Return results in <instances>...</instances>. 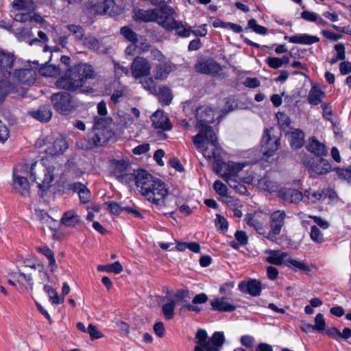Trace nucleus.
I'll list each match as a JSON object with an SVG mask.
<instances>
[{
    "mask_svg": "<svg viewBox=\"0 0 351 351\" xmlns=\"http://www.w3.org/2000/svg\"><path fill=\"white\" fill-rule=\"evenodd\" d=\"M10 131L8 127L0 120V143H3L8 138Z\"/></svg>",
    "mask_w": 351,
    "mask_h": 351,
    "instance_id": "58",
    "label": "nucleus"
},
{
    "mask_svg": "<svg viewBox=\"0 0 351 351\" xmlns=\"http://www.w3.org/2000/svg\"><path fill=\"white\" fill-rule=\"evenodd\" d=\"M126 96V89L124 86L121 85H119L117 90H114V93L112 95H111V99L114 101V103L119 101V99L120 97H123Z\"/></svg>",
    "mask_w": 351,
    "mask_h": 351,
    "instance_id": "55",
    "label": "nucleus"
},
{
    "mask_svg": "<svg viewBox=\"0 0 351 351\" xmlns=\"http://www.w3.org/2000/svg\"><path fill=\"white\" fill-rule=\"evenodd\" d=\"M135 184L140 193L164 213H172L178 206V198L168 192L166 184L143 169H137Z\"/></svg>",
    "mask_w": 351,
    "mask_h": 351,
    "instance_id": "1",
    "label": "nucleus"
},
{
    "mask_svg": "<svg viewBox=\"0 0 351 351\" xmlns=\"http://www.w3.org/2000/svg\"><path fill=\"white\" fill-rule=\"evenodd\" d=\"M239 289L241 291L253 296L259 295L262 290L261 282L255 279H251L247 282H241L239 285Z\"/></svg>",
    "mask_w": 351,
    "mask_h": 351,
    "instance_id": "18",
    "label": "nucleus"
},
{
    "mask_svg": "<svg viewBox=\"0 0 351 351\" xmlns=\"http://www.w3.org/2000/svg\"><path fill=\"white\" fill-rule=\"evenodd\" d=\"M197 71L204 74H217L221 70L220 65L212 60H207L196 64Z\"/></svg>",
    "mask_w": 351,
    "mask_h": 351,
    "instance_id": "22",
    "label": "nucleus"
},
{
    "mask_svg": "<svg viewBox=\"0 0 351 351\" xmlns=\"http://www.w3.org/2000/svg\"><path fill=\"white\" fill-rule=\"evenodd\" d=\"M36 215L37 218L43 223L49 224L52 221V219L49 215L43 210H36Z\"/></svg>",
    "mask_w": 351,
    "mask_h": 351,
    "instance_id": "63",
    "label": "nucleus"
},
{
    "mask_svg": "<svg viewBox=\"0 0 351 351\" xmlns=\"http://www.w3.org/2000/svg\"><path fill=\"white\" fill-rule=\"evenodd\" d=\"M159 99L163 105H169L172 100V95L169 88L160 87L158 91Z\"/></svg>",
    "mask_w": 351,
    "mask_h": 351,
    "instance_id": "45",
    "label": "nucleus"
},
{
    "mask_svg": "<svg viewBox=\"0 0 351 351\" xmlns=\"http://www.w3.org/2000/svg\"><path fill=\"white\" fill-rule=\"evenodd\" d=\"M257 186L261 190L267 191L270 193L276 191L278 188L276 183L267 176L258 180Z\"/></svg>",
    "mask_w": 351,
    "mask_h": 351,
    "instance_id": "37",
    "label": "nucleus"
},
{
    "mask_svg": "<svg viewBox=\"0 0 351 351\" xmlns=\"http://www.w3.org/2000/svg\"><path fill=\"white\" fill-rule=\"evenodd\" d=\"M287 214L284 210H276L269 216V231L265 237L271 241H277V236L280 234L285 223Z\"/></svg>",
    "mask_w": 351,
    "mask_h": 351,
    "instance_id": "9",
    "label": "nucleus"
},
{
    "mask_svg": "<svg viewBox=\"0 0 351 351\" xmlns=\"http://www.w3.org/2000/svg\"><path fill=\"white\" fill-rule=\"evenodd\" d=\"M10 85L8 82L1 81L0 82V102H1L6 95L10 92Z\"/></svg>",
    "mask_w": 351,
    "mask_h": 351,
    "instance_id": "60",
    "label": "nucleus"
},
{
    "mask_svg": "<svg viewBox=\"0 0 351 351\" xmlns=\"http://www.w3.org/2000/svg\"><path fill=\"white\" fill-rule=\"evenodd\" d=\"M12 8L16 13L14 20L18 22H36L41 23L43 21L40 15L36 14L35 5L32 0H14L12 2Z\"/></svg>",
    "mask_w": 351,
    "mask_h": 351,
    "instance_id": "5",
    "label": "nucleus"
},
{
    "mask_svg": "<svg viewBox=\"0 0 351 351\" xmlns=\"http://www.w3.org/2000/svg\"><path fill=\"white\" fill-rule=\"evenodd\" d=\"M214 112L213 110L208 106H202L199 108L196 111L197 123L195 128L201 127H210L209 124L214 121Z\"/></svg>",
    "mask_w": 351,
    "mask_h": 351,
    "instance_id": "15",
    "label": "nucleus"
},
{
    "mask_svg": "<svg viewBox=\"0 0 351 351\" xmlns=\"http://www.w3.org/2000/svg\"><path fill=\"white\" fill-rule=\"evenodd\" d=\"M286 39L294 44L311 45L319 42V38L316 36H311L306 34H296L291 36H286Z\"/></svg>",
    "mask_w": 351,
    "mask_h": 351,
    "instance_id": "28",
    "label": "nucleus"
},
{
    "mask_svg": "<svg viewBox=\"0 0 351 351\" xmlns=\"http://www.w3.org/2000/svg\"><path fill=\"white\" fill-rule=\"evenodd\" d=\"M165 14V19L162 24V27L167 30L175 29L177 34L184 38L189 37L192 30L186 29L181 21H178L173 17L174 10L171 6H165L162 10Z\"/></svg>",
    "mask_w": 351,
    "mask_h": 351,
    "instance_id": "8",
    "label": "nucleus"
},
{
    "mask_svg": "<svg viewBox=\"0 0 351 351\" xmlns=\"http://www.w3.org/2000/svg\"><path fill=\"white\" fill-rule=\"evenodd\" d=\"M247 224L253 227L259 234L265 233L263 221L261 220V213L248 214L245 217Z\"/></svg>",
    "mask_w": 351,
    "mask_h": 351,
    "instance_id": "29",
    "label": "nucleus"
},
{
    "mask_svg": "<svg viewBox=\"0 0 351 351\" xmlns=\"http://www.w3.org/2000/svg\"><path fill=\"white\" fill-rule=\"evenodd\" d=\"M289 265L293 266V267H295L296 269L301 270V271H309V268L306 264H304V263L298 261L296 260L291 259L290 257H289V260L288 261V266H289Z\"/></svg>",
    "mask_w": 351,
    "mask_h": 351,
    "instance_id": "59",
    "label": "nucleus"
},
{
    "mask_svg": "<svg viewBox=\"0 0 351 351\" xmlns=\"http://www.w3.org/2000/svg\"><path fill=\"white\" fill-rule=\"evenodd\" d=\"M152 66L149 60L143 57H136L130 66L132 77L136 80L150 75Z\"/></svg>",
    "mask_w": 351,
    "mask_h": 351,
    "instance_id": "13",
    "label": "nucleus"
},
{
    "mask_svg": "<svg viewBox=\"0 0 351 351\" xmlns=\"http://www.w3.org/2000/svg\"><path fill=\"white\" fill-rule=\"evenodd\" d=\"M39 72L44 76H54L58 73V69L52 64H45L40 69Z\"/></svg>",
    "mask_w": 351,
    "mask_h": 351,
    "instance_id": "48",
    "label": "nucleus"
},
{
    "mask_svg": "<svg viewBox=\"0 0 351 351\" xmlns=\"http://www.w3.org/2000/svg\"><path fill=\"white\" fill-rule=\"evenodd\" d=\"M80 221L79 217L73 210H69L64 213L61 222L66 226H73Z\"/></svg>",
    "mask_w": 351,
    "mask_h": 351,
    "instance_id": "39",
    "label": "nucleus"
},
{
    "mask_svg": "<svg viewBox=\"0 0 351 351\" xmlns=\"http://www.w3.org/2000/svg\"><path fill=\"white\" fill-rule=\"evenodd\" d=\"M14 77L21 83H32L35 80V71L28 69L15 70Z\"/></svg>",
    "mask_w": 351,
    "mask_h": 351,
    "instance_id": "32",
    "label": "nucleus"
},
{
    "mask_svg": "<svg viewBox=\"0 0 351 351\" xmlns=\"http://www.w3.org/2000/svg\"><path fill=\"white\" fill-rule=\"evenodd\" d=\"M151 58L158 61L160 64L169 61L160 50L155 48L151 50Z\"/></svg>",
    "mask_w": 351,
    "mask_h": 351,
    "instance_id": "57",
    "label": "nucleus"
},
{
    "mask_svg": "<svg viewBox=\"0 0 351 351\" xmlns=\"http://www.w3.org/2000/svg\"><path fill=\"white\" fill-rule=\"evenodd\" d=\"M197 134L193 136V143L198 152L208 160L214 162L219 161L221 147L219 145L216 134L212 127L195 128Z\"/></svg>",
    "mask_w": 351,
    "mask_h": 351,
    "instance_id": "3",
    "label": "nucleus"
},
{
    "mask_svg": "<svg viewBox=\"0 0 351 351\" xmlns=\"http://www.w3.org/2000/svg\"><path fill=\"white\" fill-rule=\"evenodd\" d=\"M335 49L337 51V56L330 60V64H334L339 60H343L346 58L345 47L343 44H337Z\"/></svg>",
    "mask_w": 351,
    "mask_h": 351,
    "instance_id": "47",
    "label": "nucleus"
},
{
    "mask_svg": "<svg viewBox=\"0 0 351 351\" xmlns=\"http://www.w3.org/2000/svg\"><path fill=\"white\" fill-rule=\"evenodd\" d=\"M265 254H268L266 258L267 262L276 265H288L289 255L285 252L280 250H266Z\"/></svg>",
    "mask_w": 351,
    "mask_h": 351,
    "instance_id": "16",
    "label": "nucleus"
},
{
    "mask_svg": "<svg viewBox=\"0 0 351 351\" xmlns=\"http://www.w3.org/2000/svg\"><path fill=\"white\" fill-rule=\"evenodd\" d=\"M110 119L107 117L96 116L94 119L93 130L95 136L87 145H82V149H91L93 146H101L110 138Z\"/></svg>",
    "mask_w": 351,
    "mask_h": 351,
    "instance_id": "6",
    "label": "nucleus"
},
{
    "mask_svg": "<svg viewBox=\"0 0 351 351\" xmlns=\"http://www.w3.org/2000/svg\"><path fill=\"white\" fill-rule=\"evenodd\" d=\"M272 131V129L266 130L261 141L263 154L269 156L273 155L280 145V138L273 136Z\"/></svg>",
    "mask_w": 351,
    "mask_h": 351,
    "instance_id": "14",
    "label": "nucleus"
},
{
    "mask_svg": "<svg viewBox=\"0 0 351 351\" xmlns=\"http://www.w3.org/2000/svg\"><path fill=\"white\" fill-rule=\"evenodd\" d=\"M288 134L291 147L298 149L302 147L304 141V134L301 130L291 128Z\"/></svg>",
    "mask_w": 351,
    "mask_h": 351,
    "instance_id": "31",
    "label": "nucleus"
},
{
    "mask_svg": "<svg viewBox=\"0 0 351 351\" xmlns=\"http://www.w3.org/2000/svg\"><path fill=\"white\" fill-rule=\"evenodd\" d=\"M245 165V163L229 162L227 165L228 171L222 176H239L238 174L244 168Z\"/></svg>",
    "mask_w": 351,
    "mask_h": 351,
    "instance_id": "42",
    "label": "nucleus"
},
{
    "mask_svg": "<svg viewBox=\"0 0 351 351\" xmlns=\"http://www.w3.org/2000/svg\"><path fill=\"white\" fill-rule=\"evenodd\" d=\"M152 125L155 128L162 130H170L171 125L167 117L165 116L162 111L157 110L151 117Z\"/></svg>",
    "mask_w": 351,
    "mask_h": 351,
    "instance_id": "19",
    "label": "nucleus"
},
{
    "mask_svg": "<svg viewBox=\"0 0 351 351\" xmlns=\"http://www.w3.org/2000/svg\"><path fill=\"white\" fill-rule=\"evenodd\" d=\"M306 327L317 330L319 332H323L326 328V322L324 315L322 313H318L315 317V324H306Z\"/></svg>",
    "mask_w": 351,
    "mask_h": 351,
    "instance_id": "43",
    "label": "nucleus"
},
{
    "mask_svg": "<svg viewBox=\"0 0 351 351\" xmlns=\"http://www.w3.org/2000/svg\"><path fill=\"white\" fill-rule=\"evenodd\" d=\"M225 341L222 332H215L208 339L207 332L204 329H198L195 334L194 351H220Z\"/></svg>",
    "mask_w": 351,
    "mask_h": 351,
    "instance_id": "4",
    "label": "nucleus"
},
{
    "mask_svg": "<svg viewBox=\"0 0 351 351\" xmlns=\"http://www.w3.org/2000/svg\"><path fill=\"white\" fill-rule=\"evenodd\" d=\"M42 161L45 167L43 178L42 179L38 178V179L40 180V182H37V184L42 192L41 195H43L44 192L53 186L55 178L60 173V171L58 167L54 165L47 166L44 159H43Z\"/></svg>",
    "mask_w": 351,
    "mask_h": 351,
    "instance_id": "11",
    "label": "nucleus"
},
{
    "mask_svg": "<svg viewBox=\"0 0 351 351\" xmlns=\"http://www.w3.org/2000/svg\"><path fill=\"white\" fill-rule=\"evenodd\" d=\"M129 162L119 153L116 158H111V175H113L122 183L130 184L136 179V170L134 173H129Z\"/></svg>",
    "mask_w": 351,
    "mask_h": 351,
    "instance_id": "7",
    "label": "nucleus"
},
{
    "mask_svg": "<svg viewBox=\"0 0 351 351\" xmlns=\"http://www.w3.org/2000/svg\"><path fill=\"white\" fill-rule=\"evenodd\" d=\"M30 114L32 117L40 121L47 122L51 119L52 112L49 106H45L38 110L32 111Z\"/></svg>",
    "mask_w": 351,
    "mask_h": 351,
    "instance_id": "35",
    "label": "nucleus"
},
{
    "mask_svg": "<svg viewBox=\"0 0 351 351\" xmlns=\"http://www.w3.org/2000/svg\"><path fill=\"white\" fill-rule=\"evenodd\" d=\"M95 77L93 67L86 63H80L69 69L64 77L60 78L57 85L59 88L68 90H80V93H88L93 91L90 86H85L87 80Z\"/></svg>",
    "mask_w": 351,
    "mask_h": 351,
    "instance_id": "2",
    "label": "nucleus"
},
{
    "mask_svg": "<svg viewBox=\"0 0 351 351\" xmlns=\"http://www.w3.org/2000/svg\"><path fill=\"white\" fill-rule=\"evenodd\" d=\"M176 301L171 300L162 306V313L165 318L167 320L173 319L175 315Z\"/></svg>",
    "mask_w": 351,
    "mask_h": 351,
    "instance_id": "41",
    "label": "nucleus"
},
{
    "mask_svg": "<svg viewBox=\"0 0 351 351\" xmlns=\"http://www.w3.org/2000/svg\"><path fill=\"white\" fill-rule=\"evenodd\" d=\"M117 119H119L116 120L115 124L117 125L118 134L120 135L122 133L123 127L131 123L133 121L129 114L123 111L118 112Z\"/></svg>",
    "mask_w": 351,
    "mask_h": 351,
    "instance_id": "38",
    "label": "nucleus"
},
{
    "mask_svg": "<svg viewBox=\"0 0 351 351\" xmlns=\"http://www.w3.org/2000/svg\"><path fill=\"white\" fill-rule=\"evenodd\" d=\"M324 97V93L317 86H313L308 95V101L311 104L318 105Z\"/></svg>",
    "mask_w": 351,
    "mask_h": 351,
    "instance_id": "36",
    "label": "nucleus"
},
{
    "mask_svg": "<svg viewBox=\"0 0 351 351\" xmlns=\"http://www.w3.org/2000/svg\"><path fill=\"white\" fill-rule=\"evenodd\" d=\"M55 110L59 113L67 114L71 112L74 105L69 93H59L51 96Z\"/></svg>",
    "mask_w": 351,
    "mask_h": 351,
    "instance_id": "12",
    "label": "nucleus"
},
{
    "mask_svg": "<svg viewBox=\"0 0 351 351\" xmlns=\"http://www.w3.org/2000/svg\"><path fill=\"white\" fill-rule=\"evenodd\" d=\"M71 189L78 193V196L82 203H86L90 198L89 190L81 183H73L71 185Z\"/></svg>",
    "mask_w": 351,
    "mask_h": 351,
    "instance_id": "34",
    "label": "nucleus"
},
{
    "mask_svg": "<svg viewBox=\"0 0 351 351\" xmlns=\"http://www.w3.org/2000/svg\"><path fill=\"white\" fill-rule=\"evenodd\" d=\"M114 69L115 78H119L123 73L127 75L130 72L129 69L127 67L121 66L118 63L114 64Z\"/></svg>",
    "mask_w": 351,
    "mask_h": 351,
    "instance_id": "62",
    "label": "nucleus"
},
{
    "mask_svg": "<svg viewBox=\"0 0 351 351\" xmlns=\"http://www.w3.org/2000/svg\"><path fill=\"white\" fill-rule=\"evenodd\" d=\"M265 61L272 69H276L282 66L281 61L279 58L269 57Z\"/></svg>",
    "mask_w": 351,
    "mask_h": 351,
    "instance_id": "64",
    "label": "nucleus"
},
{
    "mask_svg": "<svg viewBox=\"0 0 351 351\" xmlns=\"http://www.w3.org/2000/svg\"><path fill=\"white\" fill-rule=\"evenodd\" d=\"M304 195L312 202L315 203L322 197V193L319 191H311V190H306Z\"/></svg>",
    "mask_w": 351,
    "mask_h": 351,
    "instance_id": "56",
    "label": "nucleus"
},
{
    "mask_svg": "<svg viewBox=\"0 0 351 351\" xmlns=\"http://www.w3.org/2000/svg\"><path fill=\"white\" fill-rule=\"evenodd\" d=\"M14 277L16 278L19 283L24 284L26 282L31 288H32L33 282L31 274L19 271L14 273Z\"/></svg>",
    "mask_w": 351,
    "mask_h": 351,
    "instance_id": "46",
    "label": "nucleus"
},
{
    "mask_svg": "<svg viewBox=\"0 0 351 351\" xmlns=\"http://www.w3.org/2000/svg\"><path fill=\"white\" fill-rule=\"evenodd\" d=\"M214 310L223 312H232L236 309V306L228 302L226 298H216L210 302Z\"/></svg>",
    "mask_w": 351,
    "mask_h": 351,
    "instance_id": "25",
    "label": "nucleus"
},
{
    "mask_svg": "<svg viewBox=\"0 0 351 351\" xmlns=\"http://www.w3.org/2000/svg\"><path fill=\"white\" fill-rule=\"evenodd\" d=\"M125 211L128 213L134 214L136 217H141V213L136 209L132 207H121L117 203L111 202V213L114 215H119L121 212Z\"/></svg>",
    "mask_w": 351,
    "mask_h": 351,
    "instance_id": "40",
    "label": "nucleus"
},
{
    "mask_svg": "<svg viewBox=\"0 0 351 351\" xmlns=\"http://www.w3.org/2000/svg\"><path fill=\"white\" fill-rule=\"evenodd\" d=\"M68 148V143L64 137L60 136L56 138L53 143L48 146L47 154L51 156H56L62 154Z\"/></svg>",
    "mask_w": 351,
    "mask_h": 351,
    "instance_id": "21",
    "label": "nucleus"
},
{
    "mask_svg": "<svg viewBox=\"0 0 351 351\" xmlns=\"http://www.w3.org/2000/svg\"><path fill=\"white\" fill-rule=\"evenodd\" d=\"M278 124L283 129L285 130L290 127L291 119L290 118L283 112H278L276 114Z\"/></svg>",
    "mask_w": 351,
    "mask_h": 351,
    "instance_id": "51",
    "label": "nucleus"
},
{
    "mask_svg": "<svg viewBox=\"0 0 351 351\" xmlns=\"http://www.w3.org/2000/svg\"><path fill=\"white\" fill-rule=\"evenodd\" d=\"M213 188L216 193L220 196L228 197L227 196V186L219 180H216L214 182Z\"/></svg>",
    "mask_w": 351,
    "mask_h": 351,
    "instance_id": "53",
    "label": "nucleus"
},
{
    "mask_svg": "<svg viewBox=\"0 0 351 351\" xmlns=\"http://www.w3.org/2000/svg\"><path fill=\"white\" fill-rule=\"evenodd\" d=\"M121 34L129 41L132 42L134 44L138 43L141 42L142 44V50L147 51L149 48L147 44H145L144 41L145 40L142 36L138 38V35L130 28L128 27H123L121 29Z\"/></svg>",
    "mask_w": 351,
    "mask_h": 351,
    "instance_id": "30",
    "label": "nucleus"
},
{
    "mask_svg": "<svg viewBox=\"0 0 351 351\" xmlns=\"http://www.w3.org/2000/svg\"><path fill=\"white\" fill-rule=\"evenodd\" d=\"M215 220V225L218 227L221 230H226L228 229V221L227 220L220 215H217Z\"/></svg>",
    "mask_w": 351,
    "mask_h": 351,
    "instance_id": "61",
    "label": "nucleus"
},
{
    "mask_svg": "<svg viewBox=\"0 0 351 351\" xmlns=\"http://www.w3.org/2000/svg\"><path fill=\"white\" fill-rule=\"evenodd\" d=\"M279 197L289 203L297 204L303 197L302 193L297 189L291 188H282L278 191Z\"/></svg>",
    "mask_w": 351,
    "mask_h": 351,
    "instance_id": "17",
    "label": "nucleus"
},
{
    "mask_svg": "<svg viewBox=\"0 0 351 351\" xmlns=\"http://www.w3.org/2000/svg\"><path fill=\"white\" fill-rule=\"evenodd\" d=\"M309 170L315 174H324L330 171L331 165L328 160L319 158L313 160L309 165Z\"/></svg>",
    "mask_w": 351,
    "mask_h": 351,
    "instance_id": "23",
    "label": "nucleus"
},
{
    "mask_svg": "<svg viewBox=\"0 0 351 351\" xmlns=\"http://www.w3.org/2000/svg\"><path fill=\"white\" fill-rule=\"evenodd\" d=\"M84 44L92 50H97L99 49V41L93 36H88L86 37Z\"/></svg>",
    "mask_w": 351,
    "mask_h": 351,
    "instance_id": "54",
    "label": "nucleus"
},
{
    "mask_svg": "<svg viewBox=\"0 0 351 351\" xmlns=\"http://www.w3.org/2000/svg\"><path fill=\"white\" fill-rule=\"evenodd\" d=\"M14 62L13 55L10 53L0 51V71L3 75H10Z\"/></svg>",
    "mask_w": 351,
    "mask_h": 351,
    "instance_id": "27",
    "label": "nucleus"
},
{
    "mask_svg": "<svg viewBox=\"0 0 351 351\" xmlns=\"http://www.w3.org/2000/svg\"><path fill=\"white\" fill-rule=\"evenodd\" d=\"M173 69V64L170 61L160 63L156 66L154 71V77L156 80H164Z\"/></svg>",
    "mask_w": 351,
    "mask_h": 351,
    "instance_id": "33",
    "label": "nucleus"
},
{
    "mask_svg": "<svg viewBox=\"0 0 351 351\" xmlns=\"http://www.w3.org/2000/svg\"><path fill=\"white\" fill-rule=\"evenodd\" d=\"M55 284V281L49 279L48 284L44 285L43 289L47 294L49 300L52 304H60L64 302V297L59 295L56 289L53 287V285Z\"/></svg>",
    "mask_w": 351,
    "mask_h": 351,
    "instance_id": "24",
    "label": "nucleus"
},
{
    "mask_svg": "<svg viewBox=\"0 0 351 351\" xmlns=\"http://www.w3.org/2000/svg\"><path fill=\"white\" fill-rule=\"evenodd\" d=\"M165 6L162 5L159 8L151 10H135L134 17L136 20L143 22H156L162 27L165 19V14H164L162 10Z\"/></svg>",
    "mask_w": 351,
    "mask_h": 351,
    "instance_id": "10",
    "label": "nucleus"
},
{
    "mask_svg": "<svg viewBox=\"0 0 351 351\" xmlns=\"http://www.w3.org/2000/svg\"><path fill=\"white\" fill-rule=\"evenodd\" d=\"M226 202L229 207L232 208L235 217L238 218L242 217V211L237 207L239 203L237 199H234L232 197H226Z\"/></svg>",
    "mask_w": 351,
    "mask_h": 351,
    "instance_id": "52",
    "label": "nucleus"
},
{
    "mask_svg": "<svg viewBox=\"0 0 351 351\" xmlns=\"http://www.w3.org/2000/svg\"><path fill=\"white\" fill-rule=\"evenodd\" d=\"M310 236L311 239L317 243H322L324 241L322 233L316 226L311 227Z\"/></svg>",
    "mask_w": 351,
    "mask_h": 351,
    "instance_id": "49",
    "label": "nucleus"
},
{
    "mask_svg": "<svg viewBox=\"0 0 351 351\" xmlns=\"http://www.w3.org/2000/svg\"><path fill=\"white\" fill-rule=\"evenodd\" d=\"M69 31L75 36L76 40H81L84 36V31L80 25H69L66 26Z\"/></svg>",
    "mask_w": 351,
    "mask_h": 351,
    "instance_id": "50",
    "label": "nucleus"
},
{
    "mask_svg": "<svg viewBox=\"0 0 351 351\" xmlns=\"http://www.w3.org/2000/svg\"><path fill=\"white\" fill-rule=\"evenodd\" d=\"M143 88L152 95L158 94V89L154 79L151 77H145L140 81Z\"/></svg>",
    "mask_w": 351,
    "mask_h": 351,
    "instance_id": "44",
    "label": "nucleus"
},
{
    "mask_svg": "<svg viewBox=\"0 0 351 351\" xmlns=\"http://www.w3.org/2000/svg\"><path fill=\"white\" fill-rule=\"evenodd\" d=\"M13 185L14 189L22 195H29L30 184L26 178L14 173Z\"/></svg>",
    "mask_w": 351,
    "mask_h": 351,
    "instance_id": "26",
    "label": "nucleus"
},
{
    "mask_svg": "<svg viewBox=\"0 0 351 351\" xmlns=\"http://www.w3.org/2000/svg\"><path fill=\"white\" fill-rule=\"evenodd\" d=\"M306 147L308 151L319 158L326 156L328 153V150L325 145L314 137L308 139Z\"/></svg>",
    "mask_w": 351,
    "mask_h": 351,
    "instance_id": "20",
    "label": "nucleus"
}]
</instances>
